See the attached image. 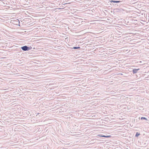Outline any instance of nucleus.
Here are the masks:
<instances>
[{
	"instance_id": "39448f33",
	"label": "nucleus",
	"mask_w": 149,
	"mask_h": 149,
	"mask_svg": "<svg viewBox=\"0 0 149 149\" xmlns=\"http://www.w3.org/2000/svg\"><path fill=\"white\" fill-rule=\"evenodd\" d=\"M141 120H148V119L147 118H146L145 117H141Z\"/></svg>"
},
{
	"instance_id": "423d86ee",
	"label": "nucleus",
	"mask_w": 149,
	"mask_h": 149,
	"mask_svg": "<svg viewBox=\"0 0 149 149\" xmlns=\"http://www.w3.org/2000/svg\"><path fill=\"white\" fill-rule=\"evenodd\" d=\"M140 135V133L138 132H136L135 135V137H137Z\"/></svg>"
},
{
	"instance_id": "7ed1b4c3",
	"label": "nucleus",
	"mask_w": 149,
	"mask_h": 149,
	"mask_svg": "<svg viewBox=\"0 0 149 149\" xmlns=\"http://www.w3.org/2000/svg\"><path fill=\"white\" fill-rule=\"evenodd\" d=\"M140 69L138 68L137 69H133L132 70V72L133 74L136 73Z\"/></svg>"
},
{
	"instance_id": "6e6552de",
	"label": "nucleus",
	"mask_w": 149,
	"mask_h": 149,
	"mask_svg": "<svg viewBox=\"0 0 149 149\" xmlns=\"http://www.w3.org/2000/svg\"><path fill=\"white\" fill-rule=\"evenodd\" d=\"M119 74H120V75H123V74L122 73H120Z\"/></svg>"
},
{
	"instance_id": "f257e3e1",
	"label": "nucleus",
	"mask_w": 149,
	"mask_h": 149,
	"mask_svg": "<svg viewBox=\"0 0 149 149\" xmlns=\"http://www.w3.org/2000/svg\"><path fill=\"white\" fill-rule=\"evenodd\" d=\"M21 48L24 51H28L31 49L32 47H28L26 45L22 47Z\"/></svg>"
},
{
	"instance_id": "20e7f679",
	"label": "nucleus",
	"mask_w": 149,
	"mask_h": 149,
	"mask_svg": "<svg viewBox=\"0 0 149 149\" xmlns=\"http://www.w3.org/2000/svg\"><path fill=\"white\" fill-rule=\"evenodd\" d=\"M99 136L101 137H104L106 138H110L111 137V136L110 135H99Z\"/></svg>"
},
{
	"instance_id": "0eeeda50",
	"label": "nucleus",
	"mask_w": 149,
	"mask_h": 149,
	"mask_svg": "<svg viewBox=\"0 0 149 149\" xmlns=\"http://www.w3.org/2000/svg\"><path fill=\"white\" fill-rule=\"evenodd\" d=\"M80 47H74L73 48V49H80Z\"/></svg>"
},
{
	"instance_id": "f03ea898",
	"label": "nucleus",
	"mask_w": 149,
	"mask_h": 149,
	"mask_svg": "<svg viewBox=\"0 0 149 149\" xmlns=\"http://www.w3.org/2000/svg\"><path fill=\"white\" fill-rule=\"evenodd\" d=\"M111 5L112 4L113 5H116V3H119L120 2V1H115V0H111L110 1Z\"/></svg>"
},
{
	"instance_id": "1a4fd4ad",
	"label": "nucleus",
	"mask_w": 149,
	"mask_h": 149,
	"mask_svg": "<svg viewBox=\"0 0 149 149\" xmlns=\"http://www.w3.org/2000/svg\"><path fill=\"white\" fill-rule=\"evenodd\" d=\"M0 1H1V0H0Z\"/></svg>"
}]
</instances>
